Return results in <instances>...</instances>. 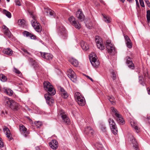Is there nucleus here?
<instances>
[{"mask_svg": "<svg viewBox=\"0 0 150 150\" xmlns=\"http://www.w3.org/2000/svg\"><path fill=\"white\" fill-rule=\"evenodd\" d=\"M43 85L45 90L47 91V93L44 95L46 103L49 105H51L54 103V100L51 98V96L55 95L56 91L49 82L45 81Z\"/></svg>", "mask_w": 150, "mask_h": 150, "instance_id": "obj_1", "label": "nucleus"}, {"mask_svg": "<svg viewBox=\"0 0 150 150\" xmlns=\"http://www.w3.org/2000/svg\"><path fill=\"white\" fill-rule=\"evenodd\" d=\"M112 112L113 113V115H114L116 117V119L117 122L120 124H123L125 123V121L123 118L121 117V116L119 113H118L117 110L114 107L111 108Z\"/></svg>", "mask_w": 150, "mask_h": 150, "instance_id": "obj_2", "label": "nucleus"}, {"mask_svg": "<svg viewBox=\"0 0 150 150\" xmlns=\"http://www.w3.org/2000/svg\"><path fill=\"white\" fill-rule=\"evenodd\" d=\"M74 98L76 101L79 105L83 106L85 105L84 98L81 96V94L79 92H76L74 94Z\"/></svg>", "mask_w": 150, "mask_h": 150, "instance_id": "obj_3", "label": "nucleus"}, {"mask_svg": "<svg viewBox=\"0 0 150 150\" xmlns=\"http://www.w3.org/2000/svg\"><path fill=\"white\" fill-rule=\"evenodd\" d=\"M89 59L92 66L94 67H98L99 65V63L97 61V57H96L94 53L89 55Z\"/></svg>", "mask_w": 150, "mask_h": 150, "instance_id": "obj_4", "label": "nucleus"}, {"mask_svg": "<svg viewBox=\"0 0 150 150\" xmlns=\"http://www.w3.org/2000/svg\"><path fill=\"white\" fill-rule=\"evenodd\" d=\"M59 114L61 116L63 121L66 124H70V120L65 112L63 110L59 111Z\"/></svg>", "mask_w": 150, "mask_h": 150, "instance_id": "obj_5", "label": "nucleus"}, {"mask_svg": "<svg viewBox=\"0 0 150 150\" xmlns=\"http://www.w3.org/2000/svg\"><path fill=\"white\" fill-rule=\"evenodd\" d=\"M108 122L112 132L114 134L116 135L117 134V130L116 125L114 120L112 119H109L108 120Z\"/></svg>", "mask_w": 150, "mask_h": 150, "instance_id": "obj_6", "label": "nucleus"}, {"mask_svg": "<svg viewBox=\"0 0 150 150\" xmlns=\"http://www.w3.org/2000/svg\"><path fill=\"white\" fill-rule=\"evenodd\" d=\"M106 47L108 53H111L115 51V48L114 46L111 43L110 40H107L105 43Z\"/></svg>", "mask_w": 150, "mask_h": 150, "instance_id": "obj_7", "label": "nucleus"}, {"mask_svg": "<svg viewBox=\"0 0 150 150\" xmlns=\"http://www.w3.org/2000/svg\"><path fill=\"white\" fill-rule=\"evenodd\" d=\"M132 128L134 132L137 133H139L141 131L140 125L139 123L135 120L133 121Z\"/></svg>", "mask_w": 150, "mask_h": 150, "instance_id": "obj_8", "label": "nucleus"}, {"mask_svg": "<svg viewBox=\"0 0 150 150\" xmlns=\"http://www.w3.org/2000/svg\"><path fill=\"white\" fill-rule=\"evenodd\" d=\"M95 41L98 48L101 50H103L104 49V46L103 44V42L101 38L98 36H96Z\"/></svg>", "mask_w": 150, "mask_h": 150, "instance_id": "obj_9", "label": "nucleus"}, {"mask_svg": "<svg viewBox=\"0 0 150 150\" xmlns=\"http://www.w3.org/2000/svg\"><path fill=\"white\" fill-rule=\"evenodd\" d=\"M7 103L11 108L14 110H17L19 109V104L13 100H10L7 101Z\"/></svg>", "mask_w": 150, "mask_h": 150, "instance_id": "obj_10", "label": "nucleus"}, {"mask_svg": "<svg viewBox=\"0 0 150 150\" xmlns=\"http://www.w3.org/2000/svg\"><path fill=\"white\" fill-rule=\"evenodd\" d=\"M59 33L64 38L67 35V33L65 28L62 25H61L58 28Z\"/></svg>", "mask_w": 150, "mask_h": 150, "instance_id": "obj_11", "label": "nucleus"}, {"mask_svg": "<svg viewBox=\"0 0 150 150\" xmlns=\"http://www.w3.org/2000/svg\"><path fill=\"white\" fill-rule=\"evenodd\" d=\"M68 76L71 80L73 82H76V81L77 77L76 74L71 69H69L68 70Z\"/></svg>", "mask_w": 150, "mask_h": 150, "instance_id": "obj_12", "label": "nucleus"}, {"mask_svg": "<svg viewBox=\"0 0 150 150\" xmlns=\"http://www.w3.org/2000/svg\"><path fill=\"white\" fill-rule=\"evenodd\" d=\"M69 20L71 24L76 28L79 29L81 28L80 25L78 22L75 21V18L73 16H71L69 18Z\"/></svg>", "mask_w": 150, "mask_h": 150, "instance_id": "obj_13", "label": "nucleus"}, {"mask_svg": "<svg viewBox=\"0 0 150 150\" xmlns=\"http://www.w3.org/2000/svg\"><path fill=\"white\" fill-rule=\"evenodd\" d=\"M28 12L30 16L33 18V20L31 21L32 25L33 27H35L36 25H39V23L37 22L36 20V16L34 15L33 13L29 11H28Z\"/></svg>", "mask_w": 150, "mask_h": 150, "instance_id": "obj_14", "label": "nucleus"}, {"mask_svg": "<svg viewBox=\"0 0 150 150\" xmlns=\"http://www.w3.org/2000/svg\"><path fill=\"white\" fill-rule=\"evenodd\" d=\"M76 16L81 21H83L84 19V16L80 9H79L76 12Z\"/></svg>", "mask_w": 150, "mask_h": 150, "instance_id": "obj_15", "label": "nucleus"}, {"mask_svg": "<svg viewBox=\"0 0 150 150\" xmlns=\"http://www.w3.org/2000/svg\"><path fill=\"white\" fill-rule=\"evenodd\" d=\"M19 129L21 134L25 137L27 136L28 133L27 131V129L24 126L20 125L19 126Z\"/></svg>", "mask_w": 150, "mask_h": 150, "instance_id": "obj_16", "label": "nucleus"}, {"mask_svg": "<svg viewBox=\"0 0 150 150\" xmlns=\"http://www.w3.org/2000/svg\"><path fill=\"white\" fill-rule=\"evenodd\" d=\"M41 56L47 60H50L53 58V56L51 54L46 53H43L41 54Z\"/></svg>", "mask_w": 150, "mask_h": 150, "instance_id": "obj_17", "label": "nucleus"}, {"mask_svg": "<svg viewBox=\"0 0 150 150\" xmlns=\"http://www.w3.org/2000/svg\"><path fill=\"white\" fill-rule=\"evenodd\" d=\"M59 89L61 92V94L63 98L66 99L68 97V94L63 88L60 87L59 88Z\"/></svg>", "mask_w": 150, "mask_h": 150, "instance_id": "obj_18", "label": "nucleus"}, {"mask_svg": "<svg viewBox=\"0 0 150 150\" xmlns=\"http://www.w3.org/2000/svg\"><path fill=\"white\" fill-rule=\"evenodd\" d=\"M23 34L24 36L30 37L32 39H35L36 38L35 36L27 31H24L23 32Z\"/></svg>", "mask_w": 150, "mask_h": 150, "instance_id": "obj_19", "label": "nucleus"}, {"mask_svg": "<svg viewBox=\"0 0 150 150\" xmlns=\"http://www.w3.org/2000/svg\"><path fill=\"white\" fill-rule=\"evenodd\" d=\"M80 45L82 49L84 51H87L89 48L88 44L83 41L81 42Z\"/></svg>", "mask_w": 150, "mask_h": 150, "instance_id": "obj_20", "label": "nucleus"}, {"mask_svg": "<svg viewBox=\"0 0 150 150\" xmlns=\"http://www.w3.org/2000/svg\"><path fill=\"white\" fill-rule=\"evenodd\" d=\"M4 132L6 135V137L10 140H11L12 139L11 137V134L10 131L9 129L7 127H5L3 129Z\"/></svg>", "mask_w": 150, "mask_h": 150, "instance_id": "obj_21", "label": "nucleus"}, {"mask_svg": "<svg viewBox=\"0 0 150 150\" xmlns=\"http://www.w3.org/2000/svg\"><path fill=\"white\" fill-rule=\"evenodd\" d=\"M125 38L127 47L129 48H131V42L129 38L126 35L125 36Z\"/></svg>", "mask_w": 150, "mask_h": 150, "instance_id": "obj_22", "label": "nucleus"}, {"mask_svg": "<svg viewBox=\"0 0 150 150\" xmlns=\"http://www.w3.org/2000/svg\"><path fill=\"white\" fill-rule=\"evenodd\" d=\"M132 144H133V148L134 150H139L137 143L134 139H133L132 140Z\"/></svg>", "mask_w": 150, "mask_h": 150, "instance_id": "obj_23", "label": "nucleus"}, {"mask_svg": "<svg viewBox=\"0 0 150 150\" xmlns=\"http://www.w3.org/2000/svg\"><path fill=\"white\" fill-rule=\"evenodd\" d=\"M69 61L74 66L76 67L79 64V63L78 61L73 58H70L69 59Z\"/></svg>", "mask_w": 150, "mask_h": 150, "instance_id": "obj_24", "label": "nucleus"}, {"mask_svg": "<svg viewBox=\"0 0 150 150\" xmlns=\"http://www.w3.org/2000/svg\"><path fill=\"white\" fill-rule=\"evenodd\" d=\"M3 52L4 54L9 55H11L13 53L12 50L9 48L4 49L3 50Z\"/></svg>", "mask_w": 150, "mask_h": 150, "instance_id": "obj_25", "label": "nucleus"}, {"mask_svg": "<svg viewBox=\"0 0 150 150\" xmlns=\"http://www.w3.org/2000/svg\"><path fill=\"white\" fill-rule=\"evenodd\" d=\"M103 16V20L107 23H109L110 22L111 19L109 16L105 14H102Z\"/></svg>", "mask_w": 150, "mask_h": 150, "instance_id": "obj_26", "label": "nucleus"}, {"mask_svg": "<svg viewBox=\"0 0 150 150\" xmlns=\"http://www.w3.org/2000/svg\"><path fill=\"white\" fill-rule=\"evenodd\" d=\"M126 62L130 68H131V59L130 57H126Z\"/></svg>", "mask_w": 150, "mask_h": 150, "instance_id": "obj_27", "label": "nucleus"}, {"mask_svg": "<svg viewBox=\"0 0 150 150\" xmlns=\"http://www.w3.org/2000/svg\"><path fill=\"white\" fill-rule=\"evenodd\" d=\"M3 14L5 15L8 18H10L11 17V13L9 12L6 10L4 9L3 10Z\"/></svg>", "mask_w": 150, "mask_h": 150, "instance_id": "obj_28", "label": "nucleus"}, {"mask_svg": "<svg viewBox=\"0 0 150 150\" xmlns=\"http://www.w3.org/2000/svg\"><path fill=\"white\" fill-rule=\"evenodd\" d=\"M139 82L143 86H144L145 83L144 82V79L142 76H139Z\"/></svg>", "mask_w": 150, "mask_h": 150, "instance_id": "obj_29", "label": "nucleus"}, {"mask_svg": "<svg viewBox=\"0 0 150 150\" xmlns=\"http://www.w3.org/2000/svg\"><path fill=\"white\" fill-rule=\"evenodd\" d=\"M18 23L19 25L23 26L25 24V21L24 19L19 20H18Z\"/></svg>", "mask_w": 150, "mask_h": 150, "instance_id": "obj_30", "label": "nucleus"}, {"mask_svg": "<svg viewBox=\"0 0 150 150\" xmlns=\"http://www.w3.org/2000/svg\"><path fill=\"white\" fill-rule=\"evenodd\" d=\"M49 145L50 147L52 149L54 150L56 149L58 147V146L57 145H55V144H53L52 143H49Z\"/></svg>", "mask_w": 150, "mask_h": 150, "instance_id": "obj_31", "label": "nucleus"}, {"mask_svg": "<svg viewBox=\"0 0 150 150\" xmlns=\"http://www.w3.org/2000/svg\"><path fill=\"white\" fill-rule=\"evenodd\" d=\"M90 130V134L91 135H93L94 133L93 130V129L90 127H87L85 128V131Z\"/></svg>", "mask_w": 150, "mask_h": 150, "instance_id": "obj_32", "label": "nucleus"}, {"mask_svg": "<svg viewBox=\"0 0 150 150\" xmlns=\"http://www.w3.org/2000/svg\"><path fill=\"white\" fill-rule=\"evenodd\" d=\"M111 74H112V78L113 80H115L116 78V74L115 71L113 70H111L110 71Z\"/></svg>", "mask_w": 150, "mask_h": 150, "instance_id": "obj_33", "label": "nucleus"}, {"mask_svg": "<svg viewBox=\"0 0 150 150\" xmlns=\"http://www.w3.org/2000/svg\"><path fill=\"white\" fill-rule=\"evenodd\" d=\"M4 92L9 96L12 95L13 93V91L9 89H6L4 91Z\"/></svg>", "mask_w": 150, "mask_h": 150, "instance_id": "obj_34", "label": "nucleus"}, {"mask_svg": "<svg viewBox=\"0 0 150 150\" xmlns=\"http://www.w3.org/2000/svg\"><path fill=\"white\" fill-rule=\"evenodd\" d=\"M4 34L6 35L8 38H10L11 36V34L9 30H8L6 31H4Z\"/></svg>", "mask_w": 150, "mask_h": 150, "instance_id": "obj_35", "label": "nucleus"}, {"mask_svg": "<svg viewBox=\"0 0 150 150\" xmlns=\"http://www.w3.org/2000/svg\"><path fill=\"white\" fill-rule=\"evenodd\" d=\"M35 30L38 32H40L41 31V29L40 27V24L36 25L35 27H33Z\"/></svg>", "mask_w": 150, "mask_h": 150, "instance_id": "obj_36", "label": "nucleus"}, {"mask_svg": "<svg viewBox=\"0 0 150 150\" xmlns=\"http://www.w3.org/2000/svg\"><path fill=\"white\" fill-rule=\"evenodd\" d=\"M100 128L101 130L103 132L106 133V128L104 125H100Z\"/></svg>", "mask_w": 150, "mask_h": 150, "instance_id": "obj_37", "label": "nucleus"}, {"mask_svg": "<svg viewBox=\"0 0 150 150\" xmlns=\"http://www.w3.org/2000/svg\"><path fill=\"white\" fill-rule=\"evenodd\" d=\"M146 18L148 22H150V10H148L146 12Z\"/></svg>", "mask_w": 150, "mask_h": 150, "instance_id": "obj_38", "label": "nucleus"}, {"mask_svg": "<svg viewBox=\"0 0 150 150\" xmlns=\"http://www.w3.org/2000/svg\"><path fill=\"white\" fill-rule=\"evenodd\" d=\"M22 50L24 54L26 56L30 55V54L29 52L25 48L22 49Z\"/></svg>", "mask_w": 150, "mask_h": 150, "instance_id": "obj_39", "label": "nucleus"}, {"mask_svg": "<svg viewBox=\"0 0 150 150\" xmlns=\"http://www.w3.org/2000/svg\"><path fill=\"white\" fill-rule=\"evenodd\" d=\"M28 60L32 65H34L35 63V62H36L35 60H34L33 59L31 58H29L28 59Z\"/></svg>", "mask_w": 150, "mask_h": 150, "instance_id": "obj_40", "label": "nucleus"}, {"mask_svg": "<svg viewBox=\"0 0 150 150\" xmlns=\"http://www.w3.org/2000/svg\"><path fill=\"white\" fill-rule=\"evenodd\" d=\"M7 80V78L6 76L4 75L3 74L2 75L1 78V80L3 82H5Z\"/></svg>", "mask_w": 150, "mask_h": 150, "instance_id": "obj_41", "label": "nucleus"}, {"mask_svg": "<svg viewBox=\"0 0 150 150\" xmlns=\"http://www.w3.org/2000/svg\"><path fill=\"white\" fill-rule=\"evenodd\" d=\"M13 71L14 72L17 74H21V72L15 67L14 68Z\"/></svg>", "mask_w": 150, "mask_h": 150, "instance_id": "obj_42", "label": "nucleus"}, {"mask_svg": "<svg viewBox=\"0 0 150 150\" xmlns=\"http://www.w3.org/2000/svg\"><path fill=\"white\" fill-rule=\"evenodd\" d=\"M35 124L38 127H39L42 125V124L41 122L38 121L36 123H35Z\"/></svg>", "mask_w": 150, "mask_h": 150, "instance_id": "obj_43", "label": "nucleus"}, {"mask_svg": "<svg viewBox=\"0 0 150 150\" xmlns=\"http://www.w3.org/2000/svg\"><path fill=\"white\" fill-rule=\"evenodd\" d=\"M140 5L142 7H144L145 6L143 0H139Z\"/></svg>", "mask_w": 150, "mask_h": 150, "instance_id": "obj_44", "label": "nucleus"}, {"mask_svg": "<svg viewBox=\"0 0 150 150\" xmlns=\"http://www.w3.org/2000/svg\"><path fill=\"white\" fill-rule=\"evenodd\" d=\"M50 143H52V144H55V145H57V146H58V142L56 140H52V142H51Z\"/></svg>", "mask_w": 150, "mask_h": 150, "instance_id": "obj_45", "label": "nucleus"}, {"mask_svg": "<svg viewBox=\"0 0 150 150\" xmlns=\"http://www.w3.org/2000/svg\"><path fill=\"white\" fill-rule=\"evenodd\" d=\"M146 122L148 123L150 125V116L147 117L146 119Z\"/></svg>", "mask_w": 150, "mask_h": 150, "instance_id": "obj_46", "label": "nucleus"}, {"mask_svg": "<svg viewBox=\"0 0 150 150\" xmlns=\"http://www.w3.org/2000/svg\"><path fill=\"white\" fill-rule=\"evenodd\" d=\"M51 11V9L49 8H45L44 11L47 14L49 13L50 11Z\"/></svg>", "mask_w": 150, "mask_h": 150, "instance_id": "obj_47", "label": "nucleus"}, {"mask_svg": "<svg viewBox=\"0 0 150 150\" xmlns=\"http://www.w3.org/2000/svg\"><path fill=\"white\" fill-rule=\"evenodd\" d=\"M49 14L51 16H54V13L53 11L51 9V11H50V12H49Z\"/></svg>", "mask_w": 150, "mask_h": 150, "instance_id": "obj_48", "label": "nucleus"}, {"mask_svg": "<svg viewBox=\"0 0 150 150\" xmlns=\"http://www.w3.org/2000/svg\"><path fill=\"white\" fill-rule=\"evenodd\" d=\"M34 67V68L36 69L38 67V65L37 63L36 62L34 64V65H32Z\"/></svg>", "mask_w": 150, "mask_h": 150, "instance_id": "obj_49", "label": "nucleus"}, {"mask_svg": "<svg viewBox=\"0 0 150 150\" xmlns=\"http://www.w3.org/2000/svg\"><path fill=\"white\" fill-rule=\"evenodd\" d=\"M2 28L4 30V31H6L7 30H8V28L5 25H3V26Z\"/></svg>", "mask_w": 150, "mask_h": 150, "instance_id": "obj_50", "label": "nucleus"}, {"mask_svg": "<svg viewBox=\"0 0 150 150\" xmlns=\"http://www.w3.org/2000/svg\"><path fill=\"white\" fill-rule=\"evenodd\" d=\"M15 4L16 5L20 6L21 5V4L20 1L18 0H16L15 1Z\"/></svg>", "mask_w": 150, "mask_h": 150, "instance_id": "obj_51", "label": "nucleus"}, {"mask_svg": "<svg viewBox=\"0 0 150 150\" xmlns=\"http://www.w3.org/2000/svg\"><path fill=\"white\" fill-rule=\"evenodd\" d=\"M4 146L3 142L1 140H0V148L3 147Z\"/></svg>", "mask_w": 150, "mask_h": 150, "instance_id": "obj_52", "label": "nucleus"}, {"mask_svg": "<svg viewBox=\"0 0 150 150\" xmlns=\"http://www.w3.org/2000/svg\"><path fill=\"white\" fill-rule=\"evenodd\" d=\"M85 76L88 78V79H90L92 81V82L93 81V79L91 78L90 77H89V76H88L87 75H85Z\"/></svg>", "mask_w": 150, "mask_h": 150, "instance_id": "obj_53", "label": "nucleus"}, {"mask_svg": "<svg viewBox=\"0 0 150 150\" xmlns=\"http://www.w3.org/2000/svg\"><path fill=\"white\" fill-rule=\"evenodd\" d=\"M84 132L85 133L87 134H90V130H87V131H86L85 129Z\"/></svg>", "mask_w": 150, "mask_h": 150, "instance_id": "obj_54", "label": "nucleus"}, {"mask_svg": "<svg viewBox=\"0 0 150 150\" xmlns=\"http://www.w3.org/2000/svg\"><path fill=\"white\" fill-rule=\"evenodd\" d=\"M112 98L111 97H111H109L108 98V100H109L110 101L111 103L112 104H113V101H112Z\"/></svg>", "mask_w": 150, "mask_h": 150, "instance_id": "obj_55", "label": "nucleus"}, {"mask_svg": "<svg viewBox=\"0 0 150 150\" xmlns=\"http://www.w3.org/2000/svg\"><path fill=\"white\" fill-rule=\"evenodd\" d=\"M145 1L148 5H150V2L148 0H145Z\"/></svg>", "mask_w": 150, "mask_h": 150, "instance_id": "obj_56", "label": "nucleus"}, {"mask_svg": "<svg viewBox=\"0 0 150 150\" xmlns=\"http://www.w3.org/2000/svg\"><path fill=\"white\" fill-rule=\"evenodd\" d=\"M111 97H112V101H113V105H114L113 103H114V100H115V98L114 97H113V96H111Z\"/></svg>", "mask_w": 150, "mask_h": 150, "instance_id": "obj_57", "label": "nucleus"}, {"mask_svg": "<svg viewBox=\"0 0 150 150\" xmlns=\"http://www.w3.org/2000/svg\"><path fill=\"white\" fill-rule=\"evenodd\" d=\"M98 146H99V147H100L101 148V149L103 150V148L102 147V145L101 144H99Z\"/></svg>", "mask_w": 150, "mask_h": 150, "instance_id": "obj_58", "label": "nucleus"}, {"mask_svg": "<svg viewBox=\"0 0 150 150\" xmlns=\"http://www.w3.org/2000/svg\"><path fill=\"white\" fill-rule=\"evenodd\" d=\"M100 1L101 3L103 4H105V3H104V2L103 0H100Z\"/></svg>", "mask_w": 150, "mask_h": 150, "instance_id": "obj_59", "label": "nucleus"}, {"mask_svg": "<svg viewBox=\"0 0 150 150\" xmlns=\"http://www.w3.org/2000/svg\"><path fill=\"white\" fill-rule=\"evenodd\" d=\"M132 69H133L134 68V64L133 63H132Z\"/></svg>", "mask_w": 150, "mask_h": 150, "instance_id": "obj_60", "label": "nucleus"}, {"mask_svg": "<svg viewBox=\"0 0 150 150\" xmlns=\"http://www.w3.org/2000/svg\"><path fill=\"white\" fill-rule=\"evenodd\" d=\"M35 149L36 150H40V149L39 147L38 146L35 147Z\"/></svg>", "mask_w": 150, "mask_h": 150, "instance_id": "obj_61", "label": "nucleus"}, {"mask_svg": "<svg viewBox=\"0 0 150 150\" xmlns=\"http://www.w3.org/2000/svg\"><path fill=\"white\" fill-rule=\"evenodd\" d=\"M26 118H27L30 121H32V120L30 119V118L28 116H26Z\"/></svg>", "mask_w": 150, "mask_h": 150, "instance_id": "obj_62", "label": "nucleus"}, {"mask_svg": "<svg viewBox=\"0 0 150 150\" xmlns=\"http://www.w3.org/2000/svg\"><path fill=\"white\" fill-rule=\"evenodd\" d=\"M148 93L150 95V89L148 91Z\"/></svg>", "mask_w": 150, "mask_h": 150, "instance_id": "obj_63", "label": "nucleus"}, {"mask_svg": "<svg viewBox=\"0 0 150 150\" xmlns=\"http://www.w3.org/2000/svg\"><path fill=\"white\" fill-rule=\"evenodd\" d=\"M120 1H122L123 3H124V2L125 1V0H119Z\"/></svg>", "mask_w": 150, "mask_h": 150, "instance_id": "obj_64", "label": "nucleus"}]
</instances>
